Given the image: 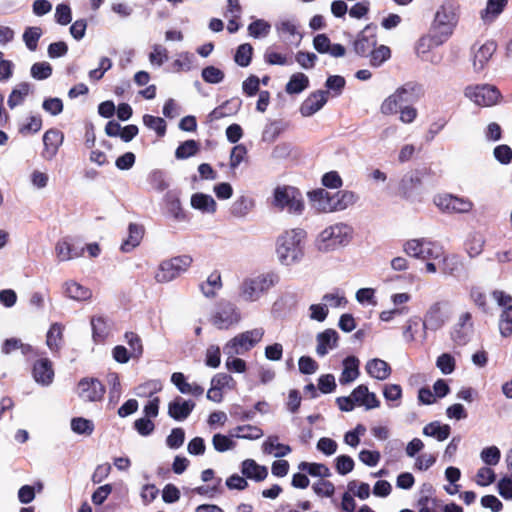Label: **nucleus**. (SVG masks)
I'll return each instance as SVG.
<instances>
[{"mask_svg": "<svg viewBox=\"0 0 512 512\" xmlns=\"http://www.w3.org/2000/svg\"><path fill=\"white\" fill-rule=\"evenodd\" d=\"M460 7L453 1H444L436 10L431 24V31L444 41L453 34L459 20Z\"/></svg>", "mask_w": 512, "mask_h": 512, "instance_id": "nucleus-5", "label": "nucleus"}, {"mask_svg": "<svg viewBox=\"0 0 512 512\" xmlns=\"http://www.w3.org/2000/svg\"><path fill=\"white\" fill-rule=\"evenodd\" d=\"M262 451L265 454L281 458L291 452V447L289 445L279 443L277 436H269L262 444Z\"/></svg>", "mask_w": 512, "mask_h": 512, "instance_id": "nucleus-33", "label": "nucleus"}, {"mask_svg": "<svg viewBox=\"0 0 512 512\" xmlns=\"http://www.w3.org/2000/svg\"><path fill=\"white\" fill-rule=\"evenodd\" d=\"M359 359L349 356L343 360V371L339 378L341 384H347L356 380L359 376Z\"/></svg>", "mask_w": 512, "mask_h": 512, "instance_id": "nucleus-34", "label": "nucleus"}, {"mask_svg": "<svg viewBox=\"0 0 512 512\" xmlns=\"http://www.w3.org/2000/svg\"><path fill=\"white\" fill-rule=\"evenodd\" d=\"M64 294L75 301H88L92 297V291L82 284L70 280L63 285Z\"/></svg>", "mask_w": 512, "mask_h": 512, "instance_id": "nucleus-32", "label": "nucleus"}, {"mask_svg": "<svg viewBox=\"0 0 512 512\" xmlns=\"http://www.w3.org/2000/svg\"><path fill=\"white\" fill-rule=\"evenodd\" d=\"M198 143L194 140H187L178 146L175 152L177 159H186L196 154Z\"/></svg>", "mask_w": 512, "mask_h": 512, "instance_id": "nucleus-62", "label": "nucleus"}, {"mask_svg": "<svg viewBox=\"0 0 512 512\" xmlns=\"http://www.w3.org/2000/svg\"><path fill=\"white\" fill-rule=\"evenodd\" d=\"M494 158L502 165H508L512 162V149L505 144L498 145L493 150Z\"/></svg>", "mask_w": 512, "mask_h": 512, "instance_id": "nucleus-64", "label": "nucleus"}, {"mask_svg": "<svg viewBox=\"0 0 512 512\" xmlns=\"http://www.w3.org/2000/svg\"><path fill=\"white\" fill-rule=\"evenodd\" d=\"M498 331L503 338H510L512 336V308L500 312Z\"/></svg>", "mask_w": 512, "mask_h": 512, "instance_id": "nucleus-46", "label": "nucleus"}, {"mask_svg": "<svg viewBox=\"0 0 512 512\" xmlns=\"http://www.w3.org/2000/svg\"><path fill=\"white\" fill-rule=\"evenodd\" d=\"M242 473L251 479L261 481L268 475V470L265 466L257 464L252 459H247L242 463Z\"/></svg>", "mask_w": 512, "mask_h": 512, "instance_id": "nucleus-41", "label": "nucleus"}, {"mask_svg": "<svg viewBox=\"0 0 512 512\" xmlns=\"http://www.w3.org/2000/svg\"><path fill=\"white\" fill-rule=\"evenodd\" d=\"M312 207L318 212L332 213L343 211L351 207L358 200V196L347 190L329 193L324 189H316L308 193Z\"/></svg>", "mask_w": 512, "mask_h": 512, "instance_id": "nucleus-2", "label": "nucleus"}, {"mask_svg": "<svg viewBox=\"0 0 512 512\" xmlns=\"http://www.w3.org/2000/svg\"><path fill=\"white\" fill-rule=\"evenodd\" d=\"M465 96L476 105L489 107L498 102L499 91L491 85L468 86L464 91Z\"/></svg>", "mask_w": 512, "mask_h": 512, "instance_id": "nucleus-11", "label": "nucleus"}, {"mask_svg": "<svg viewBox=\"0 0 512 512\" xmlns=\"http://www.w3.org/2000/svg\"><path fill=\"white\" fill-rule=\"evenodd\" d=\"M365 370L369 376L380 381L386 380L391 374V367L389 364L379 358L367 361Z\"/></svg>", "mask_w": 512, "mask_h": 512, "instance_id": "nucleus-31", "label": "nucleus"}, {"mask_svg": "<svg viewBox=\"0 0 512 512\" xmlns=\"http://www.w3.org/2000/svg\"><path fill=\"white\" fill-rule=\"evenodd\" d=\"M473 334V323H472V316L469 312L462 313L457 323L454 326L453 332H452V340L457 345H465L467 344Z\"/></svg>", "mask_w": 512, "mask_h": 512, "instance_id": "nucleus-19", "label": "nucleus"}, {"mask_svg": "<svg viewBox=\"0 0 512 512\" xmlns=\"http://www.w3.org/2000/svg\"><path fill=\"white\" fill-rule=\"evenodd\" d=\"M436 367L444 375H450L456 367V360L450 353H442L436 359Z\"/></svg>", "mask_w": 512, "mask_h": 512, "instance_id": "nucleus-54", "label": "nucleus"}, {"mask_svg": "<svg viewBox=\"0 0 512 512\" xmlns=\"http://www.w3.org/2000/svg\"><path fill=\"white\" fill-rule=\"evenodd\" d=\"M50 181V176L45 168L35 167L28 174V182L33 190H44Z\"/></svg>", "mask_w": 512, "mask_h": 512, "instance_id": "nucleus-39", "label": "nucleus"}, {"mask_svg": "<svg viewBox=\"0 0 512 512\" xmlns=\"http://www.w3.org/2000/svg\"><path fill=\"white\" fill-rule=\"evenodd\" d=\"M508 0H487L485 7L480 10L479 16L484 24H491L504 11Z\"/></svg>", "mask_w": 512, "mask_h": 512, "instance_id": "nucleus-29", "label": "nucleus"}, {"mask_svg": "<svg viewBox=\"0 0 512 512\" xmlns=\"http://www.w3.org/2000/svg\"><path fill=\"white\" fill-rule=\"evenodd\" d=\"M481 460L486 465H497L501 458V453L498 447L496 446H489L484 448L480 453Z\"/></svg>", "mask_w": 512, "mask_h": 512, "instance_id": "nucleus-63", "label": "nucleus"}, {"mask_svg": "<svg viewBox=\"0 0 512 512\" xmlns=\"http://www.w3.org/2000/svg\"><path fill=\"white\" fill-rule=\"evenodd\" d=\"M276 31L281 40L298 45L302 39L297 25L291 20H283L276 24Z\"/></svg>", "mask_w": 512, "mask_h": 512, "instance_id": "nucleus-26", "label": "nucleus"}, {"mask_svg": "<svg viewBox=\"0 0 512 512\" xmlns=\"http://www.w3.org/2000/svg\"><path fill=\"white\" fill-rule=\"evenodd\" d=\"M353 228L346 223H334L324 228L315 239L318 251L329 253L346 247L353 238Z\"/></svg>", "mask_w": 512, "mask_h": 512, "instance_id": "nucleus-3", "label": "nucleus"}, {"mask_svg": "<svg viewBox=\"0 0 512 512\" xmlns=\"http://www.w3.org/2000/svg\"><path fill=\"white\" fill-rule=\"evenodd\" d=\"M221 363V352L218 345H209L205 351V364L211 368H218Z\"/></svg>", "mask_w": 512, "mask_h": 512, "instance_id": "nucleus-61", "label": "nucleus"}, {"mask_svg": "<svg viewBox=\"0 0 512 512\" xmlns=\"http://www.w3.org/2000/svg\"><path fill=\"white\" fill-rule=\"evenodd\" d=\"M63 140L64 135L62 132L56 129H50L46 131L43 135V159L47 161L52 160L57 155L58 150L63 143Z\"/></svg>", "mask_w": 512, "mask_h": 512, "instance_id": "nucleus-22", "label": "nucleus"}, {"mask_svg": "<svg viewBox=\"0 0 512 512\" xmlns=\"http://www.w3.org/2000/svg\"><path fill=\"white\" fill-rule=\"evenodd\" d=\"M263 435L264 433L262 429L252 425L237 426L233 430V433L231 434L232 437L246 440H257L261 438Z\"/></svg>", "mask_w": 512, "mask_h": 512, "instance_id": "nucleus-44", "label": "nucleus"}, {"mask_svg": "<svg viewBox=\"0 0 512 512\" xmlns=\"http://www.w3.org/2000/svg\"><path fill=\"white\" fill-rule=\"evenodd\" d=\"M412 295L408 292H397L390 296L392 308L380 312L379 319L382 322H392L396 317L403 316L409 312V308L405 305L410 302Z\"/></svg>", "mask_w": 512, "mask_h": 512, "instance_id": "nucleus-14", "label": "nucleus"}, {"mask_svg": "<svg viewBox=\"0 0 512 512\" xmlns=\"http://www.w3.org/2000/svg\"><path fill=\"white\" fill-rule=\"evenodd\" d=\"M309 86V78L303 73L293 74L286 84V92L288 94H298Z\"/></svg>", "mask_w": 512, "mask_h": 512, "instance_id": "nucleus-43", "label": "nucleus"}, {"mask_svg": "<svg viewBox=\"0 0 512 512\" xmlns=\"http://www.w3.org/2000/svg\"><path fill=\"white\" fill-rule=\"evenodd\" d=\"M277 283V276L266 272L252 275L243 280L239 288V297L243 302H259Z\"/></svg>", "mask_w": 512, "mask_h": 512, "instance_id": "nucleus-4", "label": "nucleus"}, {"mask_svg": "<svg viewBox=\"0 0 512 512\" xmlns=\"http://www.w3.org/2000/svg\"><path fill=\"white\" fill-rule=\"evenodd\" d=\"M427 240L423 238L409 239L403 243V252L413 258L419 259Z\"/></svg>", "mask_w": 512, "mask_h": 512, "instance_id": "nucleus-47", "label": "nucleus"}, {"mask_svg": "<svg viewBox=\"0 0 512 512\" xmlns=\"http://www.w3.org/2000/svg\"><path fill=\"white\" fill-rule=\"evenodd\" d=\"M194 56L189 52H181L176 55L173 67L176 72H188L194 67Z\"/></svg>", "mask_w": 512, "mask_h": 512, "instance_id": "nucleus-48", "label": "nucleus"}, {"mask_svg": "<svg viewBox=\"0 0 512 512\" xmlns=\"http://www.w3.org/2000/svg\"><path fill=\"white\" fill-rule=\"evenodd\" d=\"M306 232L295 228L284 231L276 240L275 254L280 265L293 267L305 256Z\"/></svg>", "mask_w": 512, "mask_h": 512, "instance_id": "nucleus-1", "label": "nucleus"}, {"mask_svg": "<svg viewBox=\"0 0 512 512\" xmlns=\"http://www.w3.org/2000/svg\"><path fill=\"white\" fill-rule=\"evenodd\" d=\"M376 45L375 36L368 37L362 32L354 42V50L359 55H367Z\"/></svg>", "mask_w": 512, "mask_h": 512, "instance_id": "nucleus-49", "label": "nucleus"}, {"mask_svg": "<svg viewBox=\"0 0 512 512\" xmlns=\"http://www.w3.org/2000/svg\"><path fill=\"white\" fill-rule=\"evenodd\" d=\"M451 432V428L448 424H441L438 421L428 423L423 427L422 433L424 436L432 437L437 441L446 440Z\"/></svg>", "mask_w": 512, "mask_h": 512, "instance_id": "nucleus-36", "label": "nucleus"}, {"mask_svg": "<svg viewBox=\"0 0 512 512\" xmlns=\"http://www.w3.org/2000/svg\"><path fill=\"white\" fill-rule=\"evenodd\" d=\"M71 429L76 434L91 435L94 431V424L86 418H73L71 420Z\"/></svg>", "mask_w": 512, "mask_h": 512, "instance_id": "nucleus-56", "label": "nucleus"}, {"mask_svg": "<svg viewBox=\"0 0 512 512\" xmlns=\"http://www.w3.org/2000/svg\"><path fill=\"white\" fill-rule=\"evenodd\" d=\"M411 91L412 86L409 84L398 87L381 102L380 113L384 116H392L398 113L402 104L407 101V96Z\"/></svg>", "mask_w": 512, "mask_h": 512, "instance_id": "nucleus-13", "label": "nucleus"}, {"mask_svg": "<svg viewBox=\"0 0 512 512\" xmlns=\"http://www.w3.org/2000/svg\"><path fill=\"white\" fill-rule=\"evenodd\" d=\"M485 244V238L480 233H472L468 236L465 247L471 257L481 254Z\"/></svg>", "mask_w": 512, "mask_h": 512, "instance_id": "nucleus-45", "label": "nucleus"}, {"mask_svg": "<svg viewBox=\"0 0 512 512\" xmlns=\"http://www.w3.org/2000/svg\"><path fill=\"white\" fill-rule=\"evenodd\" d=\"M271 24L260 18H255L253 21L248 25L247 31L248 35L251 38L254 39H263L266 38L270 32H271Z\"/></svg>", "mask_w": 512, "mask_h": 512, "instance_id": "nucleus-42", "label": "nucleus"}, {"mask_svg": "<svg viewBox=\"0 0 512 512\" xmlns=\"http://www.w3.org/2000/svg\"><path fill=\"white\" fill-rule=\"evenodd\" d=\"M322 302L329 310L331 308H340L344 307L347 304V299L343 293L336 291L332 293H327L323 295Z\"/></svg>", "mask_w": 512, "mask_h": 512, "instance_id": "nucleus-60", "label": "nucleus"}, {"mask_svg": "<svg viewBox=\"0 0 512 512\" xmlns=\"http://www.w3.org/2000/svg\"><path fill=\"white\" fill-rule=\"evenodd\" d=\"M299 469L314 477L326 478L331 475L329 468L321 463L301 462Z\"/></svg>", "mask_w": 512, "mask_h": 512, "instance_id": "nucleus-50", "label": "nucleus"}, {"mask_svg": "<svg viewBox=\"0 0 512 512\" xmlns=\"http://www.w3.org/2000/svg\"><path fill=\"white\" fill-rule=\"evenodd\" d=\"M195 402L176 397L168 404V415L176 421H184L195 408Z\"/></svg>", "mask_w": 512, "mask_h": 512, "instance_id": "nucleus-23", "label": "nucleus"}, {"mask_svg": "<svg viewBox=\"0 0 512 512\" xmlns=\"http://www.w3.org/2000/svg\"><path fill=\"white\" fill-rule=\"evenodd\" d=\"M171 382L173 385L176 386V388L178 389V391L181 394L199 397L204 392V389L202 386H200L199 384H197L195 382L189 383L186 380V377L184 376V374L181 372H174L171 375Z\"/></svg>", "mask_w": 512, "mask_h": 512, "instance_id": "nucleus-28", "label": "nucleus"}, {"mask_svg": "<svg viewBox=\"0 0 512 512\" xmlns=\"http://www.w3.org/2000/svg\"><path fill=\"white\" fill-rule=\"evenodd\" d=\"M64 327L59 323L50 326L46 335V345L52 351H59L63 344Z\"/></svg>", "mask_w": 512, "mask_h": 512, "instance_id": "nucleus-40", "label": "nucleus"}, {"mask_svg": "<svg viewBox=\"0 0 512 512\" xmlns=\"http://www.w3.org/2000/svg\"><path fill=\"white\" fill-rule=\"evenodd\" d=\"M144 229L138 224H130L128 227V236L121 245V250L125 253L131 252L142 241Z\"/></svg>", "mask_w": 512, "mask_h": 512, "instance_id": "nucleus-35", "label": "nucleus"}, {"mask_svg": "<svg viewBox=\"0 0 512 512\" xmlns=\"http://www.w3.org/2000/svg\"><path fill=\"white\" fill-rule=\"evenodd\" d=\"M270 203L273 208L292 215H300L305 207L302 193L290 185H277L272 191Z\"/></svg>", "mask_w": 512, "mask_h": 512, "instance_id": "nucleus-6", "label": "nucleus"}, {"mask_svg": "<svg viewBox=\"0 0 512 512\" xmlns=\"http://www.w3.org/2000/svg\"><path fill=\"white\" fill-rule=\"evenodd\" d=\"M192 263L193 258L189 254L178 255L163 260L155 270L154 279L159 284L172 282L182 274L186 273Z\"/></svg>", "mask_w": 512, "mask_h": 512, "instance_id": "nucleus-7", "label": "nucleus"}, {"mask_svg": "<svg viewBox=\"0 0 512 512\" xmlns=\"http://www.w3.org/2000/svg\"><path fill=\"white\" fill-rule=\"evenodd\" d=\"M222 288V280L219 272H212L207 279L200 284V290L206 298H215Z\"/></svg>", "mask_w": 512, "mask_h": 512, "instance_id": "nucleus-37", "label": "nucleus"}, {"mask_svg": "<svg viewBox=\"0 0 512 512\" xmlns=\"http://www.w3.org/2000/svg\"><path fill=\"white\" fill-rule=\"evenodd\" d=\"M212 386L217 388L218 390H233L236 387V382L233 379V377L227 373H217L215 374L212 379L211 383Z\"/></svg>", "mask_w": 512, "mask_h": 512, "instance_id": "nucleus-53", "label": "nucleus"}, {"mask_svg": "<svg viewBox=\"0 0 512 512\" xmlns=\"http://www.w3.org/2000/svg\"><path fill=\"white\" fill-rule=\"evenodd\" d=\"M496 51V44L492 41L485 43H476L471 49V62L475 72H481L492 55Z\"/></svg>", "mask_w": 512, "mask_h": 512, "instance_id": "nucleus-17", "label": "nucleus"}, {"mask_svg": "<svg viewBox=\"0 0 512 512\" xmlns=\"http://www.w3.org/2000/svg\"><path fill=\"white\" fill-rule=\"evenodd\" d=\"M190 206L202 215L213 216L217 212V202L206 193L195 192L190 197Z\"/></svg>", "mask_w": 512, "mask_h": 512, "instance_id": "nucleus-21", "label": "nucleus"}, {"mask_svg": "<svg viewBox=\"0 0 512 512\" xmlns=\"http://www.w3.org/2000/svg\"><path fill=\"white\" fill-rule=\"evenodd\" d=\"M264 336V329L261 327L244 331L228 340L224 347L225 354H245L256 346Z\"/></svg>", "mask_w": 512, "mask_h": 512, "instance_id": "nucleus-9", "label": "nucleus"}, {"mask_svg": "<svg viewBox=\"0 0 512 512\" xmlns=\"http://www.w3.org/2000/svg\"><path fill=\"white\" fill-rule=\"evenodd\" d=\"M390 56V48L386 45H380L370 51V64L373 67H380Z\"/></svg>", "mask_w": 512, "mask_h": 512, "instance_id": "nucleus-51", "label": "nucleus"}, {"mask_svg": "<svg viewBox=\"0 0 512 512\" xmlns=\"http://www.w3.org/2000/svg\"><path fill=\"white\" fill-rule=\"evenodd\" d=\"M168 59L167 49L160 45L154 44L152 50L149 53V62L152 66L160 67Z\"/></svg>", "mask_w": 512, "mask_h": 512, "instance_id": "nucleus-58", "label": "nucleus"}, {"mask_svg": "<svg viewBox=\"0 0 512 512\" xmlns=\"http://www.w3.org/2000/svg\"><path fill=\"white\" fill-rule=\"evenodd\" d=\"M316 353L325 356L330 350L337 346L338 333L334 329H326L316 336Z\"/></svg>", "mask_w": 512, "mask_h": 512, "instance_id": "nucleus-27", "label": "nucleus"}, {"mask_svg": "<svg viewBox=\"0 0 512 512\" xmlns=\"http://www.w3.org/2000/svg\"><path fill=\"white\" fill-rule=\"evenodd\" d=\"M446 306L447 305L445 302L440 301H437L429 306L424 315L422 324L424 331H436L446 323L449 318ZM423 337L426 338V332H424Z\"/></svg>", "mask_w": 512, "mask_h": 512, "instance_id": "nucleus-12", "label": "nucleus"}, {"mask_svg": "<svg viewBox=\"0 0 512 512\" xmlns=\"http://www.w3.org/2000/svg\"><path fill=\"white\" fill-rule=\"evenodd\" d=\"M433 204L446 214H466L472 211L473 202L465 197L450 193H438L433 197Z\"/></svg>", "mask_w": 512, "mask_h": 512, "instance_id": "nucleus-10", "label": "nucleus"}, {"mask_svg": "<svg viewBox=\"0 0 512 512\" xmlns=\"http://www.w3.org/2000/svg\"><path fill=\"white\" fill-rule=\"evenodd\" d=\"M445 41L438 35L433 33L432 35H425L419 39L416 45V51L418 56L427 62L438 64L442 60V56L437 53H433L432 50L435 47L440 46Z\"/></svg>", "mask_w": 512, "mask_h": 512, "instance_id": "nucleus-16", "label": "nucleus"}, {"mask_svg": "<svg viewBox=\"0 0 512 512\" xmlns=\"http://www.w3.org/2000/svg\"><path fill=\"white\" fill-rule=\"evenodd\" d=\"M125 341L129 348H127L132 355L133 359H138L143 354V345L141 338L133 332L125 334Z\"/></svg>", "mask_w": 512, "mask_h": 512, "instance_id": "nucleus-52", "label": "nucleus"}, {"mask_svg": "<svg viewBox=\"0 0 512 512\" xmlns=\"http://www.w3.org/2000/svg\"><path fill=\"white\" fill-rule=\"evenodd\" d=\"M328 101V92L318 90L311 93L301 104L300 113L303 117H310L320 111Z\"/></svg>", "mask_w": 512, "mask_h": 512, "instance_id": "nucleus-20", "label": "nucleus"}, {"mask_svg": "<svg viewBox=\"0 0 512 512\" xmlns=\"http://www.w3.org/2000/svg\"><path fill=\"white\" fill-rule=\"evenodd\" d=\"M419 259L438 261V265H442V273L444 274H453L454 272L452 265L455 264V258L445 255L442 248L433 242H426Z\"/></svg>", "mask_w": 512, "mask_h": 512, "instance_id": "nucleus-15", "label": "nucleus"}, {"mask_svg": "<svg viewBox=\"0 0 512 512\" xmlns=\"http://www.w3.org/2000/svg\"><path fill=\"white\" fill-rule=\"evenodd\" d=\"M55 253L59 261H69L83 254V248H76L66 240H60L55 246Z\"/></svg>", "mask_w": 512, "mask_h": 512, "instance_id": "nucleus-38", "label": "nucleus"}, {"mask_svg": "<svg viewBox=\"0 0 512 512\" xmlns=\"http://www.w3.org/2000/svg\"><path fill=\"white\" fill-rule=\"evenodd\" d=\"M352 400L356 406L364 407L366 410H372L380 407V401L376 394L370 392L365 385L357 386L352 392Z\"/></svg>", "mask_w": 512, "mask_h": 512, "instance_id": "nucleus-24", "label": "nucleus"}, {"mask_svg": "<svg viewBox=\"0 0 512 512\" xmlns=\"http://www.w3.org/2000/svg\"><path fill=\"white\" fill-rule=\"evenodd\" d=\"M314 49L321 54H329L332 57H343L346 49L341 44H331L326 34H318L313 39Z\"/></svg>", "mask_w": 512, "mask_h": 512, "instance_id": "nucleus-25", "label": "nucleus"}, {"mask_svg": "<svg viewBox=\"0 0 512 512\" xmlns=\"http://www.w3.org/2000/svg\"><path fill=\"white\" fill-rule=\"evenodd\" d=\"M239 308L230 301H220L211 312L208 321L217 330H229L241 322Z\"/></svg>", "mask_w": 512, "mask_h": 512, "instance_id": "nucleus-8", "label": "nucleus"}, {"mask_svg": "<svg viewBox=\"0 0 512 512\" xmlns=\"http://www.w3.org/2000/svg\"><path fill=\"white\" fill-rule=\"evenodd\" d=\"M33 377L41 385L47 386L52 383L54 370L52 363L48 359H41L34 364Z\"/></svg>", "mask_w": 512, "mask_h": 512, "instance_id": "nucleus-30", "label": "nucleus"}, {"mask_svg": "<svg viewBox=\"0 0 512 512\" xmlns=\"http://www.w3.org/2000/svg\"><path fill=\"white\" fill-rule=\"evenodd\" d=\"M77 393L85 401H99L103 398L105 388L95 378H84L78 383Z\"/></svg>", "mask_w": 512, "mask_h": 512, "instance_id": "nucleus-18", "label": "nucleus"}, {"mask_svg": "<svg viewBox=\"0 0 512 512\" xmlns=\"http://www.w3.org/2000/svg\"><path fill=\"white\" fill-rule=\"evenodd\" d=\"M490 295L501 311L512 309V295L510 293L502 289H494Z\"/></svg>", "mask_w": 512, "mask_h": 512, "instance_id": "nucleus-55", "label": "nucleus"}, {"mask_svg": "<svg viewBox=\"0 0 512 512\" xmlns=\"http://www.w3.org/2000/svg\"><path fill=\"white\" fill-rule=\"evenodd\" d=\"M29 93V85L27 83H22L18 85L10 94L8 98V105L10 108H15L20 105L25 97Z\"/></svg>", "mask_w": 512, "mask_h": 512, "instance_id": "nucleus-57", "label": "nucleus"}, {"mask_svg": "<svg viewBox=\"0 0 512 512\" xmlns=\"http://www.w3.org/2000/svg\"><path fill=\"white\" fill-rule=\"evenodd\" d=\"M252 207V201L247 197L236 199L231 206V213L238 218L245 217Z\"/></svg>", "mask_w": 512, "mask_h": 512, "instance_id": "nucleus-59", "label": "nucleus"}]
</instances>
